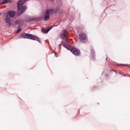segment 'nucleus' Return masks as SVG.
<instances>
[{
  "mask_svg": "<svg viewBox=\"0 0 130 130\" xmlns=\"http://www.w3.org/2000/svg\"><path fill=\"white\" fill-rule=\"evenodd\" d=\"M8 14L6 15V17L5 18V21L6 23H7V25L8 26H11L12 23H11V19L10 18H14L15 17V14H16V12L14 11H9L8 12Z\"/></svg>",
  "mask_w": 130,
  "mask_h": 130,
  "instance_id": "nucleus-3",
  "label": "nucleus"
},
{
  "mask_svg": "<svg viewBox=\"0 0 130 130\" xmlns=\"http://www.w3.org/2000/svg\"><path fill=\"white\" fill-rule=\"evenodd\" d=\"M50 1H53V0H50Z\"/></svg>",
  "mask_w": 130,
  "mask_h": 130,
  "instance_id": "nucleus-12",
  "label": "nucleus"
},
{
  "mask_svg": "<svg viewBox=\"0 0 130 130\" xmlns=\"http://www.w3.org/2000/svg\"><path fill=\"white\" fill-rule=\"evenodd\" d=\"M79 40L82 43H86V40H87V35L86 34L81 33L79 35Z\"/></svg>",
  "mask_w": 130,
  "mask_h": 130,
  "instance_id": "nucleus-5",
  "label": "nucleus"
},
{
  "mask_svg": "<svg viewBox=\"0 0 130 130\" xmlns=\"http://www.w3.org/2000/svg\"><path fill=\"white\" fill-rule=\"evenodd\" d=\"M119 74H120L121 75V74H122V72H119Z\"/></svg>",
  "mask_w": 130,
  "mask_h": 130,
  "instance_id": "nucleus-11",
  "label": "nucleus"
},
{
  "mask_svg": "<svg viewBox=\"0 0 130 130\" xmlns=\"http://www.w3.org/2000/svg\"><path fill=\"white\" fill-rule=\"evenodd\" d=\"M69 32L67 30H64L62 32L61 38H62L64 40H66V42H68V35Z\"/></svg>",
  "mask_w": 130,
  "mask_h": 130,
  "instance_id": "nucleus-6",
  "label": "nucleus"
},
{
  "mask_svg": "<svg viewBox=\"0 0 130 130\" xmlns=\"http://www.w3.org/2000/svg\"><path fill=\"white\" fill-rule=\"evenodd\" d=\"M52 29V26H50L48 28V29H47V32H49V31H50V29Z\"/></svg>",
  "mask_w": 130,
  "mask_h": 130,
  "instance_id": "nucleus-9",
  "label": "nucleus"
},
{
  "mask_svg": "<svg viewBox=\"0 0 130 130\" xmlns=\"http://www.w3.org/2000/svg\"><path fill=\"white\" fill-rule=\"evenodd\" d=\"M53 14V9H48L46 11L44 21H48L50 18L49 15Z\"/></svg>",
  "mask_w": 130,
  "mask_h": 130,
  "instance_id": "nucleus-4",
  "label": "nucleus"
},
{
  "mask_svg": "<svg viewBox=\"0 0 130 130\" xmlns=\"http://www.w3.org/2000/svg\"><path fill=\"white\" fill-rule=\"evenodd\" d=\"M42 31L43 32V33H44V34L48 33V31H47V29L43 28H42Z\"/></svg>",
  "mask_w": 130,
  "mask_h": 130,
  "instance_id": "nucleus-7",
  "label": "nucleus"
},
{
  "mask_svg": "<svg viewBox=\"0 0 130 130\" xmlns=\"http://www.w3.org/2000/svg\"><path fill=\"white\" fill-rule=\"evenodd\" d=\"M21 38H25L26 39H31V40H36V41H38V42H41V40L40 39L37 37L36 36H34L30 34H25L24 33L21 35Z\"/></svg>",
  "mask_w": 130,
  "mask_h": 130,
  "instance_id": "nucleus-2",
  "label": "nucleus"
},
{
  "mask_svg": "<svg viewBox=\"0 0 130 130\" xmlns=\"http://www.w3.org/2000/svg\"><path fill=\"white\" fill-rule=\"evenodd\" d=\"M21 31V29H18L17 32L18 33H19V32Z\"/></svg>",
  "mask_w": 130,
  "mask_h": 130,
  "instance_id": "nucleus-10",
  "label": "nucleus"
},
{
  "mask_svg": "<svg viewBox=\"0 0 130 130\" xmlns=\"http://www.w3.org/2000/svg\"><path fill=\"white\" fill-rule=\"evenodd\" d=\"M61 44L63 46V47L67 48V49H68V50H70L71 52L74 54V55L78 56L81 54L79 49H77L75 47L72 46V45L67 44V43L64 42V41H62Z\"/></svg>",
  "mask_w": 130,
  "mask_h": 130,
  "instance_id": "nucleus-1",
  "label": "nucleus"
},
{
  "mask_svg": "<svg viewBox=\"0 0 130 130\" xmlns=\"http://www.w3.org/2000/svg\"><path fill=\"white\" fill-rule=\"evenodd\" d=\"M4 2L0 3V5H5V4H7L9 2V0H3Z\"/></svg>",
  "mask_w": 130,
  "mask_h": 130,
  "instance_id": "nucleus-8",
  "label": "nucleus"
}]
</instances>
